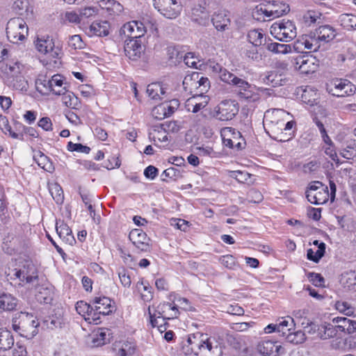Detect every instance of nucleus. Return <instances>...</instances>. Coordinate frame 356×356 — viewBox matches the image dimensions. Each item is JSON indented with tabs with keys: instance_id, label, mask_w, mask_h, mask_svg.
<instances>
[{
	"instance_id": "obj_1",
	"label": "nucleus",
	"mask_w": 356,
	"mask_h": 356,
	"mask_svg": "<svg viewBox=\"0 0 356 356\" xmlns=\"http://www.w3.org/2000/svg\"><path fill=\"white\" fill-rule=\"evenodd\" d=\"M213 348V341L207 334L196 332L188 336L182 351L188 356H207Z\"/></svg>"
},
{
	"instance_id": "obj_2",
	"label": "nucleus",
	"mask_w": 356,
	"mask_h": 356,
	"mask_svg": "<svg viewBox=\"0 0 356 356\" xmlns=\"http://www.w3.org/2000/svg\"><path fill=\"white\" fill-rule=\"evenodd\" d=\"M40 323L37 317L28 312H20L13 319V329L28 339H33L38 333Z\"/></svg>"
},
{
	"instance_id": "obj_3",
	"label": "nucleus",
	"mask_w": 356,
	"mask_h": 356,
	"mask_svg": "<svg viewBox=\"0 0 356 356\" xmlns=\"http://www.w3.org/2000/svg\"><path fill=\"white\" fill-rule=\"evenodd\" d=\"M289 117V113L284 109L273 108L266 111L264 118V127H267L273 134H283L284 122ZM266 129V128H265Z\"/></svg>"
},
{
	"instance_id": "obj_4",
	"label": "nucleus",
	"mask_w": 356,
	"mask_h": 356,
	"mask_svg": "<svg viewBox=\"0 0 356 356\" xmlns=\"http://www.w3.org/2000/svg\"><path fill=\"white\" fill-rule=\"evenodd\" d=\"M270 33L277 40L285 42L293 40L297 35L295 24L285 19L274 22L270 28Z\"/></svg>"
},
{
	"instance_id": "obj_5",
	"label": "nucleus",
	"mask_w": 356,
	"mask_h": 356,
	"mask_svg": "<svg viewBox=\"0 0 356 356\" xmlns=\"http://www.w3.org/2000/svg\"><path fill=\"white\" fill-rule=\"evenodd\" d=\"M29 28L21 17L10 19L6 26V35L8 40L14 44L23 41L28 35Z\"/></svg>"
},
{
	"instance_id": "obj_6",
	"label": "nucleus",
	"mask_w": 356,
	"mask_h": 356,
	"mask_svg": "<svg viewBox=\"0 0 356 356\" xmlns=\"http://www.w3.org/2000/svg\"><path fill=\"white\" fill-rule=\"evenodd\" d=\"M306 197L312 204H323L328 201L330 193L327 186L316 181L309 184L306 191Z\"/></svg>"
},
{
	"instance_id": "obj_7",
	"label": "nucleus",
	"mask_w": 356,
	"mask_h": 356,
	"mask_svg": "<svg viewBox=\"0 0 356 356\" xmlns=\"http://www.w3.org/2000/svg\"><path fill=\"white\" fill-rule=\"evenodd\" d=\"M22 65L16 61H6L4 58L0 60V76L6 79L14 78L19 79L21 83L19 86L13 84L16 89L23 90L26 88V83L18 75L21 73Z\"/></svg>"
},
{
	"instance_id": "obj_8",
	"label": "nucleus",
	"mask_w": 356,
	"mask_h": 356,
	"mask_svg": "<svg viewBox=\"0 0 356 356\" xmlns=\"http://www.w3.org/2000/svg\"><path fill=\"white\" fill-rule=\"evenodd\" d=\"M234 86L236 88V91L239 98L252 102L259 99V91L268 90V89L258 88L255 85L250 84L245 79L241 78Z\"/></svg>"
},
{
	"instance_id": "obj_9",
	"label": "nucleus",
	"mask_w": 356,
	"mask_h": 356,
	"mask_svg": "<svg viewBox=\"0 0 356 356\" xmlns=\"http://www.w3.org/2000/svg\"><path fill=\"white\" fill-rule=\"evenodd\" d=\"M94 313L95 314V318H92L94 324L100 323V316H106L111 314L114 309L115 306L112 304L110 298L106 296L95 297L92 300Z\"/></svg>"
},
{
	"instance_id": "obj_10",
	"label": "nucleus",
	"mask_w": 356,
	"mask_h": 356,
	"mask_svg": "<svg viewBox=\"0 0 356 356\" xmlns=\"http://www.w3.org/2000/svg\"><path fill=\"white\" fill-rule=\"evenodd\" d=\"M34 42L39 52L49 55L52 58H60L63 54L62 49L55 46L53 39L49 35L38 37Z\"/></svg>"
},
{
	"instance_id": "obj_11",
	"label": "nucleus",
	"mask_w": 356,
	"mask_h": 356,
	"mask_svg": "<svg viewBox=\"0 0 356 356\" xmlns=\"http://www.w3.org/2000/svg\"><path fill=\"white\" fill-rule=\"evenodd\" d=\"M154 8L161 15L169 19L178 16L181 6L177 0H152Z\"/></svg>"
},
{
	"instance_id": "obj_12",
	"label": "nucleus",
	"mask_w": 356,
	"mask_h": 356,
	"mask_svg": "<svg viewBox=\"0 0 356 356\" xmlns=\"http://www.w3.org/2000/svg\"><path fill=\"white\" fill-rule=\"evenodd\" d=\"M222 143L226 147L236 150H240L245 147V142L241 133L232 127H226L223 131V134H222Z\"/></svg>"
},
{
	"instance_id": "obj_13",
	"label": "nucleus",
	"mask_w": 356,
	"mask_h": 356,
	"mask_svg": "<svg viewBox=\"0 0 356 356\" xmlns=\"http://www.w3.org/2000/svg\"><path fill=\"white\" fill-rule=\"evenodd\" d=\"M200 75L199 72H193L191 75L186 76L183 80L184 89L186 90L188 87H190V89L192 88L199 89L200 95L207 92L210 87V81L207 77Z\"/></svg>"
},
{
	"instance_id": "obj_14",
	"label": "nucleus",
	"mask_w": 356,
	"mask_h": 356,
	"mask_svg": "<svg viewBox=\"0 0 356 356\" xmlns=\"http://www.w3.org/2000/svg\"><path fill=\"white\" fill-rule=\"evenodd\" d=\"M320 46L321 44H318L313 32L300 36L293 44L294 50L299 53H303L306 50L310 52L316 51L320 48Z\"/></svg>"
},
{
	"instance_id": "obj_15",
	"label": "nucleus",
	"mask_w": 356,
	"mask_h": 356,
	"mask_svg": "<svg viewBox=\"0 0 356 356\" xmlns=\"http://www.w3.org/2000/svg\"><path fill=\"white\" fill-rule=\"evenodd\" d=\"M238 113V104L234 101L225 100L219 104L214 116L220 121H228L232 120Z\"/></svg>"
},
{
	"instance_id": "obj_16",
	"label": "nucleus",
	"mask_w": 356,
	"mask_h": 356,
	"mask_svg": "<svg viewBox=\"0 0 356 356\" xmlns=\"http://www.w3.org/2000/svg\"><path fill=\"white\" fill-rule=\"evenodd\" d=\"M257 350L263 356H279L284 353V348L278 341L270 339L259 341Z\"/></svg>"
},
{
	"instance_id": "obj_17",
	"label": "nucleus",
	"mask_w": 356,
	"mask_h": 356,
	"mask_svg": "<svg viewBox=\"0 0 356 356\" xmlns=\"http://www.w3.org/2000/svg\"><path fill=\"white\" fill-rule=\"evenodd\" d=\"M129 238L133 245L141 252H148L150 250L149 238L146 233L140 229H132L129 234Z\"/></svg>"
},
{
	"instance_id": "obj_18",
	"label": "nucleus",
	"mask_w": 356,
	"mask_h": 356,
	"mask_svg": "<svg viewBox=\"0 0 356 356\" xmlns=\"http://www.w3.org/2000/svg\"><path fill=\"white\" fill-rule=\"evenodd\" d=\"M154 314H158L157 317L162 318V321H164L177 318L179 312L177 305L170 302H162L156 307Z\"/></svg>"
},
{
	"instance_id": "obj_19",
	"label": "nucleus",
	"mask_w": 356,
	"mask_h": 356,
	"mask_svg": "<svg viewBox=\"0 0 356 356\" xmlns=\"http://www.w3.org/2000/svg\"><path fill=\"white\" fill-rule=\"evenodd\" d=\"M125 55L132 60H137L144 52L140 40H126L124 47Z\"/></svg>"
},
{
	"instance_id": "obj_20",
	"label": "nucleus",
	"mask_w": 356,
	"mask_h": 356,
	"mask_svg": "<svg viewBox=\"0 0 356 356\" xmlns=\"http://www.w3.org/2000/svg\"><path fill=\"white\" fill-rule=\"evenodd\" d=\"M294 67L302 74H308L316 70L314 58L308 56H298L295 59Z\"/></svg>"
},
{
	"instance_id": "obj_21",
	"label": "nucleus",
	"mask_w": 356,
	"mask_h": 356,
	"mask_svg": "<svg viewBox=\"0 0 356 356\" xmlns=\"http://www.w3.org/2000/svg\"><path fill=\"white\" fill-rule=\"evenodd\" d=\"M316 38L318 44L321 42H329L332 40L337 35L336 29L330 25L320 26L313 32Z\"/></svg>"
},
{
	"instance_id": "obj_22",
	"label": "nucleus",
	"mask_w": 356,
	"mask_h": 356,
	"mask_svg": "<svg viewBox=\"0 0 356 356\" xmlns=\"http://www.w3.org/2000/svg\"><path fill=\"white\" fill-rule=\"evenodd\" d=\"M111 334V330L108 328H99L90 335V345L92 347H99L109 343Z\"/></svg>"
},
{
	"instance_id": "obj_23",
	"label": "nucleus",
	"mask_w": 356,
	"mask_h": 356,
	"mask_svg": "<svg viewBox=\"0 0 356 356\" xmlns=\"http://www.w3.org/2000/svg\"><path fill=\"white\" fill-rule=\"evenodd\" d=\"M56 230L60 238L66 244L72 245L76 243L72 229L63 221H56Z\"/></svg>"
},
{
	"instance_id": "obj_24",
	"label": "nucleus",
	"mask_w": 356,
	"mask_h": 356,
	"mask_svg": "<svg viewBox=\"0 0 356 356\" xmlns=\"http://www.w3.org/2000/svg\"><path fill=\"white\" fill-rule=\"evenodd\" d=\"M15 278L20 281H26V283H31L38 278V273L33 265H28L24 269L16 270L14 273Z\"/></svg>"
},
{
	"instance_id": "obj_25",
	"label": "nucleus",
	"mask_w": 356,
	"mask_h": 356,
	"mask_svg": "<svg viewBox=\"0 0 356 356\" xmlns=\"http://www.w3.org/2000/svg\"><path fill=\"white\" fill-rule=\"evenodd\" d=\"M209 103L207 97L202 95H195L191 98L187 99L186 103V109L194 113H197L201 109L204 108Z\"/></svg>"
},
{
	"instance_id": "obj_26",
	"label": "nucleus",
	"mask_w": 356,
	"mask_h": 356,
	"mask_svg": "<svg viewBox=\"0 0 356 356\" xmlns=\"http://www.w3.org/2000/svg\"><path fill=\"white\" fill-rule=\"evenodd\" d=\"M214 27L220 31H225L230 26L231 21L225 12L215 13L211 18Z\"/></svg>"
},
{
	"instance_id": "obj_27",
	"label": "nucleus",
	"mask_w": 356,
	"mask_h": 356,
	"mask_svg": "<svg viewBox=\"0 0 356 356\" xmlns=\"http://www.w3.org/2000/svg\"><path fill=\"white\" fill-rule=\"evenodd\" d=\"M339 282L346 290L356 291V271L347 270L343 272L340 276Z\"/></svg>"
},
{
	"instance_id": "obj_28",
	"label": "nucleus",
	"mask_w": 356,
	"mask_h": 356,
	"mask_svg": "<svg viewBox=\"0 0 356 356\" xmlns=\"http://www.w3.org/2000/svg\"><path fill=\"white\" fill-rule=\"evenodd\" d=\"M295 319L291 316L282 317L277 323V332L286 337L289 332L295 330Z\"/></svg>"
},
{
	"instance_id": "obj_29",
	"label": "nucleus",
	"mask_w": 356,
	"mask_h": 356,
	"mask_svg": "<svg viewBox=\"0 0 356 356\" xmlns=\"http://www.w3.org/2000/svg\"><path fill=\"white\" fill-rule=\"evenodd\" d=\"M264 46L265 48L268 51L277 54H286L288 53H291L293 48V45L291 44L274 42H272L271 40H269L268 42H264Z\"/></svg>"
},
{
	"instance_id": "obj_30",
	"label": "nucleus",
	"mask_w": 356,
	"mask_h": 356,
	"mask_svg": "<svg viewBox=\"0 0 356 356\" xmlns=\"http://www.w3.org/2000/svg\"><path fill=\"white\" fill-rule=\"evenodd\" d=\"M14 345L13 334L8 330L0 328V351H6Z\"/></svg>"
},
{
	"instance_id": "obj_31",
	"label": "nucleus",
	"mask_w": 356,
	"mask_h": 356,
	"mask_svg": "<svg viewBox=\"0 0 356 356\" xmlns=\"http://www.w3.org/2000/svg\"><path fill=\"white\" fill-rule=\"evenodd\" d=\"M342 331L348 334H352L356 331V321L349 319L346 317H336L333 319Z\"/></svg>"
},
{
	"instance_id": "obj_32",
	"label": "nucleus",
	"mask_w": 356,
	"mask_h": 356,
	"mask_svg": "<svg viewBox=\"0 0 356 356\" xmlns=\"http://www.w3.org/2000/svg\"><path fill=\"white\" fill-rule=\"evenodd\" d=\"M35 297L41 303L50 304L53 300L54 292L51 288L40 286L38 287Z\"/></svg>"
},
{
	"instance_id": "obj_33",
	"label": "nucleus",
	"mask_w": 356,
	"mask_h": 356,
	"mask_svg": "<svg viewBox=\"0 0 356 356\" xmlns=\"http://www.w3.org/2000/svg\"><path fill=\"white\" fill-rule=\"evenodd\" d=\"M17 299L9 293L0 295V312L2 311H12L17 307Z\"/></svg>"
},
{
	"instance_id": "obj_34",
	"label": "nucleus",
	"mask_w": 356,
	"mask_h": 356,
	"mask_svg": "<svg viewBox=\"0 0 356 356\" xmlns=\"http://www.w3.org/2000/svg\"><path fill=\"white\" fill-rule=\"evenodd\" d=\"M51 92L56 95H64L67 91L63 86V77L60 74H54L51 76Z\"/></svg>"
},
{
	"instance_id": "obj_35",
	"label": "nucleus",
	"mask_w": 356,
	"mask_h": 356,
	"mask_svg": "<svg viewBox=\"0 0 356 356\" xmlns=\"http://www.w3.org/2000/svg\"><path fill=\"white\" fill-rule=\"evenodd\" d=\"M337 334V330L333 325L330 323L321 324L316 337L325 340L334 337Z\"/></svg>"
},
{
	"instance_id": "obj_36",
	"label": "nucleus",
	"mask_w": 356,
	"mask_h": 356,
	"mask_svg": "<svg viewBox=\"0 0 356 356\" xmlns=\"http://www.w3.org/2000/svg\"><path fill=\"white\" fill-rule=\"evenodd\" d=\"M76 309L80 314H87L88 317L86 320L90 321V323H92V318H95V314L94 313L92 300H90V303L83 301L77 302Z\"/></svg>"
},
{
	"instance_id": "obj_37",
	"label": "nucleus",
	"mask_w": 356,
	"mask_h": 356,
	"mask_svg": "<svg viewBox=\"0 0 356 356\" xmlns=\"http://www.w3.org/2000/svg\"><path fill=\"white\" fill-rule=\"evenodd\" d=\"M33 159L37 164L45 171L52 172L54 170L53 163L42 152H38L37 154L34 155Z\"/></svg>"
},
{
	"instance_id": "obj_38",
	"label": "nucleus",
	"mask_w": 356,
	"mask_h": 356,
	"mask_svg": "<svg viewBox=\"0 0 356 356\" xmlns=\"http://www.w3.org/2000/svg\"><path fill=\"white\" fill-rule=\"evenodd\" d=\"M290 10L289 6L282 2L273 1L271 8L269 10V15L273 18L279 17Z\"/></svg>"
},
{
	"instance_id": "obj_39",
	"label": "nucleus",
	"mask_w": 356,
	"mask_h": 356,
	"mask_svg": "<svg viewBox=\"0 0 356 356\" xmlns=\"http://www.w3.org/2000/svg\"><path fill=\"white\" fill-rule=\"evenodd\" d=\"M90 31L97 36H106L109 33V23L107 21H95L90 25Z\"/></svg>"
},
{
	"instance_id": "obj_40",
	"label": "nucleus",
	"mask_w": 356,
	"mask_h": 356,
	"mask_svg": "<svg viewBox=\"0 0 356 356\" xmlns=\"http://www.w3.org/2000/svg\"><path fill=\"white\" fill-rule=\"evenodd\" d=\"M346 79H334L327 85V90L334 96L341 97L343 91V83Z\"/></svg>"
},
{
	"instance_id": "obj_41",
	"label": "nucleus",
	"mask_w": 356,
	"mask_h": 356,
	"mask_svg": "<svg viewBox=\"0 0 356 356\" xmlns=\"http://www.w3.org/2000/svg\"><path fill=\"white\" fill-rule=\"evenodd\" d=\"M229 176L233 179H235L239 183L246 184L248 185H250L254 183V181L252 179V175L247 171H229Z\"/></svg>"
},
{
	"instance_id": "obj_42",
	"label": "nucleus",
	"mask_w": 356,
	"mask_h": 356,
	"mask_svg": "<svg viewBox=\"0 0 356 356\" xmlns=\"http://www.w3.org/2000/svg\"><path fill=\"white\" fill-rule=\"evenodd\" d=\"M35 86L38 91L41 93H48L52 90L51 86V76L40 75L36 79Z\"/></svg>"
},
{
	"instance_id": "obj_43",
	"label": "nucleus",
	"mask_w": 356,
	"mask_h": 356,
	"mask_svg": "<svg viewBox=\"0 0 356 356\" xmlns=\"http://www.w3.org/2000/svg\"><path fill=\"white\" fill-rule=\"evenodd\" d=\"M248 38L249 42L255 47L264 45V42H267L261 30H250L248 33Z\"/></svg>"
},
{
	"instance_id": "obj_44",
	"label": "nucleus",
	"mask_w": 356,
	"mask_h": 356,
	"mask_svg": "<svg viewBox=\"0 0 356 356\" xmlns=\"http://www.w3.org/2000/svg\"><path fill=\"white\" fill-rule=\"evenodd\" d=\"M318 97V95L316 90H314L309 86H307L302 93L301 99L304 103L313 106L316 104Z\"/></svg>"
},
{
	"instance_id": "obj_45",
	"label": "nucleus",
	"mask_w": 356,
	"mask_h": 356,
	"mask_svg": "<svg viewBox=\"0 0 356 356\" xmlns=\"http://www.w3.org/2000/svg\"><path fill=\"white\" fill-rule=\"evenodd\" d=\"M146 92L151 99L156 100L161 99V95H163L165 93L164 88L159 83L149 84Z\"/></svg>"
},
{
	"instance_id": "obj_46",
	"label": "nucleus",
	"mask_w": 356,
	"mask_h": 356,
	"mask_svg": "<svg viewBox=\"0 0 356 356\" xmlns=\"http://www.w3.org/2000/svg\"><path fill=\"white\" fill-rule=\"evenodd\" d=\"M339 21L342 26L349 30L356 28V15L352 14H341L339 17Z\"/></svg>"
},
{
	"instance_id": "obj_47",
	"label": "nucleus",
	"mask_w": 356,
	"mask_h": 356,
	"mask_svg": "<svg viewBox=\"0 0 356 356\" xmlns=\"http://www.w3.org/2000/svg\"><path fill=\"white\" fill-rule=\"evenodd\" d=\"M321 13L316 10H310L305 13L302 15V22L307 26L317 22L318 19H321Z\"/></svg>"
},
{
	"instance_id": "obj_48",
	"label": "nucleus",
	"mask_w": 356,
	"mask_h": 356,
	"mask_svg": "<svg viewBox=\"0 0 356 356\" xmlns=\"http://www.w3.org/2000/svg\"><path fill=\"white\" fill-rule=\"evenodd\" d=\"M325 252V244L321 242L319 244L318 249L316 252H314L311 248L307 250V257L309 260L317 263L324 256Z\"/></svg>"
},
{
	"instance_id": "obj_49",
	"label": "nucleus",
	"mask_w": 356,
	"mask_h": 356,
	"mask_svg": "<svg viewBox=\"0 0 356 356\" xmlns=\"http://www.w3.org/2000/svg\"><path fill=\"white\" fill-rule=\"evenodd\" d=\"M334 307L337 311L346 316H350L355 313V307L346 301L339 300L335 302Z\"/></svg>"
},
{
	"instance_id": "obj_50",
	"label": "nucleus",
	"mask_w": 356,
	"mask_h": 356,
	"mask_svg": "<svg viewBox=\"0 0 356 356\" xmlns=\"http://www.w3.org/2000/svg\"><path fill=\"white\" fill-rule=\"evenodd\" d=\"M287 341L294 343L298 344L302 343L305 340V332L301 330L295 331L292 330L289 332L286 337H285Z\"/></svg>"
},
{
	"instance_id": "obj_51",
	"label": "nucleus",
	"mask_w": 356,
	"mask_h": 356,
	"mask_svg": "<svg viewBox=\"0 0 356 356\" xmlns=\"http://www.w3.org/2000/svg\"><path fill=\"white\" fill-rule=\"evenodd\" d=\"M148 313L149 315L150 323L152 326L154 327H157L160 332H165L167 329L166 325L168 324L166 321H162V318H159L157 317L158 314L154 313L152 314L149 307H148Z\"/></svg>"
},
{
	"instance_id": "obj_52",
	"label": "nucleus",
	"mask_w": 356,
	"mask_h": 356,
	"mask_svg": "<svg viewBox=\"0 0 356 356\" xmlns=\"http://www.w3.org/2000/svg\"><path fill=\"white\" fill-rule=\"evenodd\" d=\"M168 107V102L162 103L154 107L152 111V115L154 118L161 120L167 118L166 108Z\"/></svg>"
},
{
	"instance_id": "obj_53",
	"label": "nucleus",
	"mask_w": 356,
	"mask_h": 356,
	"mask_svg": "<svg viewBox=\"0 0 356 356\" xmlns=\"http://www.w3.org/2000/svg\"><path fill=\"white\" fill-rule=\"evenodd\" d=\"M220 78L223 82H225L232 86H234L237 81L240 79L234 74L227 71L226 69L220 70Z\"/></svg>"
},
{
	"instance_id": "obj_54",
	"label": "nucleus",
	"mask_w": 356,
	"mask_h": 356,
	"mask_svg": "<svg viewBox=\"0 0 356 356\" xmlns=\"http://www.w3.org/2000/svg\"><path fill=\"white\" fill-rule=\"evenodd\" d=\"M301 324L302 326H304L305 332L316 335L317 332L319 330L320 325L316 324L313 322H309L308 319H306L305 318H303V321L301 322Z\"/></svg>"
},
{
	"instance_id": "obj_55",
	"label": "nucleus",
	"mask_w": 356,
	"mask_h": 356,
	"mask_svg": "<svg viewBox=\"0 0 356 356\" xmlns=\"http://www.w3.org/2000/svg\"><path fill=\"white\" fill-rule=\"evenodd\" d=\"M68 46L73 49H81L85 47V43L79 35H74L69 38Z\"/></svg>"
},
{
	"instance_id": "obj_56",
	"label": "nucleus",
	"mask_w": 356,
	"mask_h": 356,
	"mask_svg": "<svg viewBox=\"0 0 356 356\" xmlns=\"http://www.w3.org/2000/svg\"><path fill=\"white\" fill-rule=\"evenodd\" d=\"M52 197L57 204H61L63 201V191L61 187L58 184H54L49 189Z\"/></svg>"
},
{
	"instance_id": "obj_57",
	"label": "nucleus",
	"mask_w": 356,
	"mask_h": 356,
	"mask_svg": "<svg viewBox=\"0 0 356 356\" xmlns=\"http://www.w3.org/2000/svg\"><path fill=\"white\" fill-rule=\"evenodd\" d=\"M67 149L70 152H77L85 154H88L90 151V147L81 143H74L71 141L67 143Z\"/></svg>"
},
{
	"instance_id": "obj_58",
	"label": "nucleus",
	"mask_w": 356,
	"mask_h": 356,
	"mask_svg": "<svg viewBox=\"0 0 356 356\" xmlns=\"http://www.w3.org/2000/svg\"><path fill=\"white\" fill-rule=\"evenodd\" d=\"M221 264L229 269H234L237 266L236 258L231 254L223 255L220 258Z\"/></svg>"
},
{
	"instance_id": "obj_59",
	"label": "nucleus",
	"mask_w": 356,
	"mask_h": 356,
	"mask_svg": "<svg viewBox=\"0 0 356 356\" xmlns=\"http://www.w3.org/2000/svg\"><path fill=\"white\" fill-rule=\"evenodd\" d=\"M29 2L26 0H16L13 3V9L16 13L23 15L28 10Z\"/></svg>"
},
{
	"instance_id": "obj_60",
	"label": "nucleus",
	"mask_w": 356,
	"mask_h": 356,
	"mask_svg": "<svg viewBox=\"0 0 356 356\" xmlns=\"http://www.w3.org/2000/svg\"><path fill=\"white\" fill-rule=\"evenodd\" d=\"M118 276L121 284L127 288L131 286V280L130 275L127 273L125 268H122L118 270Z\"/></svg>"
},
{
	"instance_id": "obj_61",
	"label": "nucleus",
	"mask_w": 356,
	"mask_h": 356,
	"mask_svg": "<svg viewBox=\"0 0 356 356\" xmlns=\"http://www.w3.org/2000/svg\"><path fill=\"white\" fill-rule=\"evenodd\" d=\"M135 24L133 21L126 23L121 28L120 32V35H124L128 39H130L132 36V33L136 30Z\"/></svg>"
},
{
	"instance_id": "obj_62",
	"label": "nucleus",
	"mask_w": 356,
	"mask_h": 356,
	"mask_svg": "<svg viewBox=\"0 0 356 356\" xmlns=\"http://www.w3.org/2000/svg\"><path fill=\"white\" fill-rule=\"evenodd\" d=\"M269 10L264 8L261 5L256 6L253 11L252 15L256 17L257 20H261V17H259L260 15H264L263 20H266V17H270L269 15Z\"/></svg>"
},
{
	"instance_id": "obj_63",
	"label": "nucleus",
	"mask_w": 356,
	"mask_h": 356,
	"mask_svg": "<svg viewBox=\"0 0 356 356\" xmlns=\"http://www.w3.org/2000/svg\"><path fill=\"white\" fill-rule=\"evenodd\" d=\"M226 311L232 315L242 316L244 314V309L236 303L230 304L226 307Z\"/></svg>"
},
{
	"instance_id": "obj_64",
	"label": "nucleus",
	"mask_w": 356,
	"mask_h": 356,
	"mask_svg": "<svg viewBox=\"0 0 356 356\" xmlns=\"http://www.w3.org/2000/svg\"><path fill=\"white\" fill-rule=\"evenodd\" d=\"M308 278L309 281L316 286H321L324 284V278L321 275V274L316 273H309L308 274Z\"/></svg>"
}]
</instances>
